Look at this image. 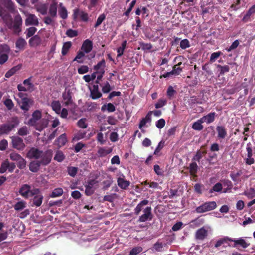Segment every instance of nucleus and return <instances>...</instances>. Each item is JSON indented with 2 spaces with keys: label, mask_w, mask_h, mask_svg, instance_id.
<instances>
[{
  "label": "nucleus",
  "mask_w": 255,
  "mask_h": 255,
  "mask_svg": "<svg viewBox=\"0 0 255 255\" xmlns=\"http://www.w3.org/2000/svg\"><path fill=\"white\" fill-rule=\"evenodd\" d=\"M255 13V5H253L248 11L246 15L244 16V19L249 17L251 15Z\"/></svg>",
  "instance_id": "64"
},
{
  "label": "nucleus",
  "mask_w": 255,
  "mask_h": 255,
  "mask_svg": "<svg viewBox=\"0 0 255 255\" xmlns=\"http://www.w3.org/2000/svg\"><path fill=\"white\" fill-rule=\"evenodd\" d=\"M41 117L42 113L40 111H34L32 114V117L28 121V124L34 127L36 130L41 131L47 127L49 123L48 119H41Z\"/></svg>",
  "instance_id": "2"
},
{
  "label": "nucleus",
  "mask_w": 255,
  "mask_h": 255,
  "mask_svg": "<svg viewBox=\"0 0 255 255\" xmlns=\"http://www.w3.org/2000/svg\"><path fill=\"white\" fill-rule=\"evenodd\" d=\"M127 45V41L124 40L122 42L121 46L117 48V57H121L124 53V51Z\"/></svg>",
  "instance_id": "31"
},
{
  "label": "nucleus",
  "mask_w": 255,
  "mask_h": 255,
  "mask_svg": "<svg viewBox=\"0 0 255 255\" xmlns=\"http://www.w3.org/2000/svg\"><path fill=\"white\" fill-rule=\"evenodd\" d=\"M165 120L161 118L156 122V126L159 129L162 128L165 125Z\"/></svg>",
  "instance_id": "58"
},
{
  "label": "nucleus",
  "mask_w": 255,
  "mask_h": 255,
  "mask_svg": "<svg viewBox=\"0 0 255 255\" xmlns=\"http://www.w3.org/2000/svg\"><path fill=\"white\" fill-rule=\"evenodd\" d=\"M11 144L12 147L18 150H23L25 147V145L23 142L22 138L19 136H12Z\"/></svg>",
  "instance_id": "7"
},
{
  "label": "nucleus",
  "mask_w": 255,
  "mask_h": 255,
  "mask_svg": "<svg viewBox=\"0 0 255 255\" xmlns=\"http://www.w3.org/2000/svg\"><path fill=\"white\" fill-rule=\"evenodd\" d=\"M144 214L139 216L138 221L145 222L148 220H151L153 218L151 207H147L143 210Z\"/></svg>",
  "instance_id": "8"
},
{
  "label": "nucleus",
  "mask_w": 255,
  "mask_h": 255,
  "mask_svg": "<svg viewBox=\"0 0 255 255\" xmlns=\"http://www.w3.org/2000/svg\"><path fill=\"white\" fill-rule=\"evenodd\" d=\"M167 104V100L164 99H159L157 103L155 105L156 109L162 107Z\"/></svg>",
  "instance_id": "57"
},
{
  "label": "nucleus",
  "mask_w": 255,
  "mask_h": 255,
  "mask_svg": "<svg viewBox=\"0 0 255 255\" xmlns=\"http://www.w3.org/2000/svg\"><path fill=\"white\" fill-rule=\"evenodd\" d=\"M66 34L70 38L76 37L78 35V32L76 30L69 29L67 30Z\"/></svg>",
  "instance_id": "60"
},
{
  "label": "nucleus",
  "mask_w": 255,
  "mask_h": 255,
  "mask_svg": "<svg viewBox=\"0 0 255 255\" xmlns=\"http://www.w3.org/2000/svg\"><path fill=\"white\" fill-rule=\"evenodd\" d=\"M63 194V190L62 188H57L54 189L50 194L51 198H55L61 196Z\"/></svg>",
  "instance_id": "29"
},
{
  "label": "nucleus",
  "mask_w": 255,
  "mask_h": 255,
  "mask_svg": "<svg viewBox=\"0 0 255 255\" xmlns=\"http://www.w3.org/2000/svg\"><path fill=\"white\" fill-rule=\"evenodd\" d=\"M149 201L147 199H144L141 201L139 204H137L136 207L134 209V214L138 215L140 214V212L143 209V206L148 204Z\"/></svg>",
  "instance_id": "21"
},
{
  "label": "nucleus",
  "mask_w": 255,
  "mask_h": 255,
  "mask_svg": "<svg viewBox=\"0 0 255 255\" xmlns=\"http://www.w3.org/2000/svg\"><path fill=\"white\" fill-rule=\"evenodd\" d=\"M136 2V0H132L131 1V2L130 4L129 7L124 13V14L126 16H127V17L129 16L130 13L131 12L133 8L135 6Z\"/></svg>",
  "instance_id": "50"
},
{
  "label": "nucleus",
  "mask_w": 255,
  "mask_h": 255,
  "mask_svg": "<svg viewBox=\"0 0 255 255\" xmlns=\"http://www.w3.org/2000/svg\"><path fill=\"white\" fill-rule=\"evenodd\" d=\"M85 56L84 52L83 51H79L77 52V55L74 59L73 61H77L79 63H83V60L81 59Z\"/></svg>",
  "instance_id": "43"
},
{
  "label": "nucleus",
  "mask_w": 255,
  "mask_h": 255,
  "mask_svg": "<svg viewBox=\"0 0 255 255\" xmlns=\"http://www.w3.org/2000/svg\"><path fill=\"white\" fill-rule=\"evenodd\" d=\"M105 19L106 15L105 14L103 13L100 15L98 17L94 27L95 28H97L99 25L101 24V23L105 20Z\"/></svg>",
  "instance_id": "41"
},
{
  "label": "nucleus",
  "mask_w": 255,
  "mask_h": 255,
  "mask_svg": "<svg viewBox=\"0 0 255 255\" xmlns=\"http://www.w3.org/2000/svg\"><path fill=\"white\" fill-rule=\"evenodd\" d=\"M105 66V61L104 59H103L101 61L99 62L96 65L94 66L93 69L96 71H99L102 68L104 69Z\"/></svg>",
  "instance_id": "39"
},
{
  "label": "nucleus",
  "mask_w": 255,
  "mask_h": 255,
  "mask_svg": "<svg viewBox=\"0 0 255 255\" xmlns=\"http://www.w3.org/2000/svg\"><path fill=\"white\" fill-rule=\"evenodd\" d=\"M130 183L129 181L125 180L124 178L119 177L117 179L118 185L123 189H126Z\"/></svg>",
  "instance_id": "23"
},
{
  "label": "nucleus",
  "mask_w": 255,
  "mask_h": 255,
  "mask_svg": "<svg viewBox=\"0 0 255 255\" xmlns=\"http://www.w3.org/2000/svg\"><path fill=\"white\" fill-rule=\"evenodd\" d=\"M86 118H81L77 122V125L80 128H86L87 127V124L86 123Z\"/></svg>",
  "instance_id": "52"
},
{
  "label": "nucleus",
  "mask_w": 255,
  "mask_h": 255,
  "mask_svg": "<svg viewBox=\"0 0 255 255\" xmlns=\"http://www.w3.org/2000/svg\"><path fill=\"white\" fill-rule=\"evenodd\" d=\"M33 104V101L28 98H22L20 103V108L25 112L28 111L30 106Z\"/></svg>",
  "instance_id": "11"
},
{
  "label": "nucleus",
  "mask_w": 255,
  "mask_h": 255,
  "mask_svg": "<svg viewBox=\"0 0 255 255\" xmlns=\"http://www.w3.org/2000/svg\"><path fill=\"white\" fill-rule=\"evenodd\" d=\"M72 43L70 41L64 43L62 48L61 53L63 56L66 55L71 47Z\"/></svg>",
  "instance_id": "30"
},
{
  "label": "nucleus",
  "mask_w": 255,
  "mask_h": 255,
  "mask_svg": "<svg viewBox=\"0 0 255 255\" xmlns=\"http://www.w3.org/2000/svg\"><path fill=\"white\" fill-rule=\"evenodd\" d=\"M102 96V93L99 91L90 90V97L94 100L99 99Z\"/></svg>",
  "instance_id": "37"
},
{
  "label": "nucleus",
  "mask_w": 255,
  "mask_h": 255,
  "mask_svg": "<svg viewBox=\"0 0 255 255\" xmlns=\"http://www.w3.org/2000/svg\"><path fill=\"white\" fill-rule=\"evenodd\" d=\"M222 189V185L220 183H216L213 187L212 189L210 190V192L213 193V192H220Z\"/></svg>",
  "instance_id": "55"
},
{
  "label": "nucleus",
  "mask_w": 255,
  "mask_h": 255,
  "mask_svg": "<svg viewBox=\"0 0 255 255\" xmlns=\"http://www.w3.org/2000/svg\"><path fill=\"white\" fill-rule=\"evenodd\" d=\"M26 41L22 38H18L16 41V47L19 50H23L26 45Z\"/></svg>",
  "instance_id": "28"
},
{
  "label": "nucleus",
  "mask_w": 255,
  "mask_h": 255,
  "mask_svg": "<svg viewBox=\"0 0 255 255\" xmlns=\"http://www.w3.org/2000/svg\"><path fill=\"white\" fill-rule=\"evenodd\" d=\"M182 63L179 62L178 64L175 65L173 66V69L171 71L173 75H179L182 71V68L179 67V66L181 65Z\"/></svg>",
  "instance_id": "45"
},
{
  "label": "nucleus",
  "mask_w": 255,
  "mask_h": 255,
  "mask_svg": "<svg viewBox=\"0 0 255 255\" xmlns=\"http://www.w3.org/2000/svg\"><path fill=\"white\" fill-rule=\"evenodd\" d=\"M205 154H206V152L202 151L201 150H199L197 152L196 155L193 158V160L199 161L201 159V158L203 156L205 155Z\"/></svg>",
  "instance_id": "51"
},
{
  "label": "nucleus",
  "mask_w": 255,
  "mask_h": 255,
  "mask_svg": "<svg viewBox=\"0 0 255 255\" xmlns=\"http://www.w3.org/2000/svg\"><path fill=\"white\" fill-rule=\"evenodd\" d=\"M42 43V39L38 35H35L31 37L29 40L30 46L36 47L39 46Z\"/></svg>",
  "instance_id": "16"
},
{
  "label": "nucleus",
  "mask_w": 255,
  "mask_h": 255,
  "mask_svg": "<svg viewBox=\"0 0 255 255\" xmlns=\"http://www.w3.org/2000/svg\"><path fill=\"white\" fill-rule=\"evenodd\" d=\"M5 3V6L11 11L14 10V6L11 0H3Z\"/></svg>",
  "instance_id": "56"
},
{
  "label": "nucleus",
  "mask_w": 255,
  "mask_h": 255,
  "mask_svg": "<svg viewBox=\"0 0 255 255\" xmlns=\"http://www.w3.org/2000/svg\"><path fill=\"white\" fill-rule=\"evenodd\" d=\"M232 242L234 243V245H233L234 247H237L238 245H240L243 248H246L249 246V243L244 239L241 238L239 239H233Z\"/></svg>",
  "instance_id": "20"
},
{
  "label": "nucleus",
  "mask_w": 255,
  "mask_h": 255,
  "mask_svg": "<svg viewBox=\"0 0 255 255\" xmlns=\"http://www.w3.org/2000/svg\"><path fill=\"white\" fill-rule=\"evenodd\" d=\"M78 16L84 22H87L89 19L87 13L80 11L79 8H76L73 10V18L74 20H76Z\"/></svg>",
  "instance_id": "9"
},
{
  "label": "nucleus",
  "mask_w": 255,
  "mask_h": 255,
  "mask_svg": "<svg viewBox=\"0 0 255 255\" xmlns=\"http://www.w3.org/2000/svg\"><path fill=\"white\" fill-rule=\"evenodd\" d=\"M19 194L24 198L28 199L31 197L32 195H34L38 191V188H34L31 189V186L27 184H23L19 189Z\"/></svg>",
  "instance_id": "5"
},
{
  "label": "nucleus",
  "mask_w": 255,
  "mask_h": 255,
  "mask_svg": "<svg viewBox=\"0 0 255 255\" xmlns=\"http://www.w3.org/2000/svg\"><path fill=\"white\" fill-rule=\"evenodd\" d=\"M38 191L39 192H37L36 194L31 195V197H33L32 199V205L37 207L41 205L44 198L39 189H38Z\"/></svg>",
  "instance_id": "10"
},
{
  "label": "nucleus",
  "mask_w": 255,
  "mask_h": 255,
  "mask_svg": "<svg viewBox=\"0 0 255 255\" xmlns=\"http://www.w3.org/2000/svg\"><path fill=\"white\" fill-rule=\"evenodd\" d=\"M26 165V160L22 157H21L17 161V166L20 169H23L25 168Z\"/></svg>",
  "instance_id": "54"
},
{
  "label": "nucleus",
  "mask_w": 255,
  "mask_h": 255,
  "mask_svg": "<svg viewBox=\"0 0 255 255\" xmlns=\"http://www.w3.org/2000/svg\"><path fill=\"white\" fill-rule=\"evenodd\" d=\"M20 121L17 116L12 117L5 123L0 125V135H8L19 125Z\"/></svg>",
  "instance_id": "4"
},
{
  "label": "nucleus",
  "mask_w": 255,
  "mask_h": 255,
  "mask_svg": "<svg viewBox=\"0 0 255 255\" xmlns=\"http://www.w3.org/2000/svg\"><path fill=\"white\" fill-rule=\"evenodd\" d=\"M217 131L218 132V137L219 139H224L227 135V131L223 126H217Z\"/></svg>",
  "instance_id": "24"
},
{
  "label": "nucleus",
  "mask_w": 255,
  "mask_h": 255,
  "mask_svg": "<svg viewBox=\"0 0 255 255\" xmlns=\"http://www.w3.org/2000/svg\"><path fill=\"white\" fill-rule=\"evenodd\" d=\"M176 93V90L173 89L172 86H170L168 87L167 91V95L169 98L173 97Z\"/></svg>",
  "instance_id": "62"
},
{
  "label": "nucleus",
  "mask_w": 255,
  "mask_h": 255,
  "mask_svg": "<svg viewBox=\"0 0 255 255\" xmlns=\"http://www.w3.org/2000/svg\"><path fill=\"white\" fill-rule=\"evenodd\" d=\"M78 168L76 167L70 166L67 167V173L69 175L74 177H75L78 172Z\"/></svg>",
  "instance_id": "36"
},
{
  "label": "nucleus",
  "mask_w": 255,
  "mask_h": 255,
  "mask_svg": "<svg viewBox=\"0 0 255 255\" xmlns=\"http://www.w3.org/2000/svg\"><path fill=\"white\" fill-rule=\"evenodd\" d=\"M67 142L66 135L65 133L61 135L55 141V144L58 147H61L65 145L66 143Z\"/></svg>",
  "instance_id": "18"
},
{
  "label": "nucleus",
  "mask_w": 255,
  "mask_h": 255,
  "mask_svg": "<svg viewBox=\"0 0 255 255\" xmlns=\"http://www.w3.org/2000/svg\"><path fill=\"white\" fill-rule=\"evenodd\" d=\"M244 194L246 195L248 198L252 199L255 196V191L254 189L251 188L245 191Z\"/></svg>",
  "instance_id": "46"
},
{
  "label": "nucleus",
  "mask_w": 255,
  "mask_h": 255,
  "mask_svg": "<svg viewBox=\"0 0 255 255\" xmlns=\"http://www.w3.org/2000/svg\"><path fill=\"white\" fill-rule=\"evenodd\" d=\"M9 157L11 160L17 162L22 157L16 152H12L10 154Z\"/></svg>",
  "instance_id": "59"
},
{
  "label": "nucleus",
  "mask_w": 255,
  "mask_h": 255,
  "mask_svg": "<svg viewBox=\"0 0 255 255\" xmlns=\"http://www.w3.org/2000/svg\"><path fill=\"white\" fill-rule=\"evenodd\" d=\"M62 98L64 101V105L65 106H68L73 103L72 92H71L70 90L66 89L62 94Z\"/></svg>",
  "instance_id": "14"
},
{
  "label": "nucleus",
  "mask_w": 255,
  "mask_h": 255,
  "mask_svg": "<svg viewBox=\"0 0 255 255\" xmlns=\"http://www.w3.org/2000/svg\"><path fill=\"white\" fill-rule=\"evenodd\" d=\"M57 4L56 2H53L50 5L49 8V14L50 17L55 18L57 16Z\"/></svg>",
  "instance_id": "22"
},
{
  "label": "nucleus",
  "mask_w": 255,
  "mask_h": 255,
  "mask_svg": "<svg viewBox=\"0 0 255 255\" xmlns=\"http://www.w3.org/2000/svg\"><path fill=\"white\" fill-rule=\"evenodd\" d=\"M34 8L41 14L44 15L47 13L48 5L46 3H39L34 5Z\"/></svg>",
  "instance_id": "15"
},
{
  "label": "nucleus",
  "mask_w": 255,
  "mask_h": 255,
  "mask_svg": "<svg viewBox=\"0 0 255 255\" xmlns=\"http://www.w3.org/2000/svg\"><path fill=\"white\" fill-rule=\"evenodd\" d=\"M10 48L7 45H3L0 46V64L5 63L8 59V54L9 53Z\"/></svg>",
  "instance_id": "6"
},
{
  "label": "nucleus",
  "mask_w": 255,
  "mask_h": 255,
  "mask_svg": "<svg viewBox=\"0 0 255 255\" xmlns=\"http://www.w3.org/2000/svg\"><path fill=\"white\" fill-rule=\"evenodd\" d=\"M51 107L56 113L60 114L61 106L59 101H53L51 104Z\"/></svg>",
  "instance_id": "26"
},
{
  "label": "nucleus",
  "mask_w": 255,
  "mask_h": 255,
  "mask_svg": "<svg viewBox=\"0 0 255 255\" xmlns=\"http://www.w3.org/2000/svg\"><path fill=\"white\" fill-rule=\"evenodd\" d=\"M207 211V202L197 207L195 209V212L197 213H202Z\"/></svg>",
  "instance_id": "35"
},
{
  "label": "nucleus",
  "mask_w": 255,
  "mask_h": 255,
  "mask_svg": "<svg viewBox=\"0 0 255 255\" xmlns=\"http://www.w3.org/2000/svg\"><path fill=\"white\" fill-rule=\"evenodd\" d=\"M142 250L143 249L140 246L134 247L130 251L129 255H136L141 253Z\"/></svg>",
  "instance_id": "48"
},
{
  "label": "nucleus",
  "mask_w": 255,
  "mask_h": 255,
  "mask_svg": "<svg viewBox=\"0 0 255 255\" xmlns=\"http://www.w3.org/2000/svg\"><path fill=\"white\" fill-rule=\"evenodd\" d=\"M39 23L38 19L35 14H28L27 15V18L25 19V25L26 26H38Z\"/></svg>",
  "instance_id": "12"
},
{
  "label": "nucleus",
  "mask_w": 255,
  "mask_h": 255,
  "mask_svg": "<svg viewBox=\"0 0 255 255\" xmlns=\"http://www.w3.org/2000/svg\"><path fill=\"white\" fill-rule=\"evenodd\" d=\"M65 157L62 151H58L56 152L54 159L58 162H61L65 159Z\"/></svg>",
  "instance_id": "42"
},
{
  "label": "nucleus",
  "mask_w": 255,
  "mask_h": 255,
  "mask_svg": "<svg viewBox=\"0 0 255 255\" xmlns=\"http://www.w3.org/2000/svg\"><path fill=\"white\" fill-rule=\"evenodd\" d=\"M207 235V231L203 228L198 230L196 233V237L198 240H203Z\"/></svg>",
  "instance_id": "25"
},
{
  "label": "nucleus",
  "mask_w": 255,
  "mask_h": 255,
  "mask_svg": "<svg viewBox=\"0 0 255 255\" xmlns=\"http://www.w3.org/2000/svg\"><path fill=\"white\" fill-rule=\"evenodd\" d=\"M198 166L195 162H192L189 166V171L190 174L193 176H196V174L197 171Z\"/></svg>",
  "instance_id": "34"
},
{
  "label": "nucleus",
  "mask_w": 255,
  "mask_h": 255,
  "mask_svg": "<svg viewBox=\"0 0 255 255\" xmlns=\"http://www.w3.org/2000/svg\"><path fill=\"white\" fill-rule=\"evenodd\" d=\"M111 90V87L109 83L106 81L102 86V91L103 93H108Z\"/></svg>",
  "instance_id": "53"
},
{
  "label": "nucleus",
  "mask_w": 255,
  "mask_h": 255,
  "mask_svg": "<svg viewBox=\"0 0 255 255\" xmlns=\"http://www.w3.org/2000/svg\"><path fill=\"white\" fill-rule=\"evenodd\" d=\"M107 110L108 112H113L115 111V106L112 103H109L107 104H104L101 107V110L104 111Z\"/></svg>",
  "instance_id": "27"
},
{
  "label": "nucleus",
  "mask_w": 255,
  "mask_h": 255,
  "mask_svg": "<svg viewBox=\"0 0 255 255\" xmlns=\"http://www.w3.org/2000/svg\"><path fill=\"white\" fill-rule=\"evenodd\" d=\"M19 68L17 66H15L12 68L11 69L8 70L5 74V76L6 78H9L13 75L16 72L19 70Z\"/></svg>",
  "instance_id": "47"
},
{
  "label": "nucleus",
  "mask_w": 255,
  "mask_h": 255,
  "mask_svg": "<svg viewBox=\"0 0 255 255\" xmlns=\"http://www.w3.org/2000/svg\"><path fill=\"white\" fill-rule=\"evenodd\" d=\"M37 31V28L34 27H30L27 29V37H32Z\"/></svg>",
  "instance_id": "49"
},
{
  "label": "nucleus",
  "mask_w": 255,
  "mask_h": 255,
  "mask_svg": "<svg viewBox=\"0 0 255 255\" xmlns=\"http://www.w3.org/2000/svg\"><path fill=\"white\" fill-rule=\"evenodd\" d=\"M93 48L92 42L89 39L85 40L81 46V50H83L85 53H88L92 50Z\"/></svg>",
  "instance_id": "17"
},
{
  "label": "nucleus",
  "mask_w": 255,
  "mask_h": 255,
  "mask_svg": "<svg viewBox=\"0 0 255 255\" xmlns=\"http://www.w3.org/2000/svg\"><path fill=\"white\" fill-rule=\"evenodd\" d=\"M165 141L163 140H161L158 144L157 147L156 148L154 152V155H157L158 153L160 151V150L163 148L164 146Z\"/></svg>",
  "instance_id": "61"
},
{
  "label": "nucleus",
  "mask_w": 255,
  "mask_h": 255,
  "mask_svg": "<svg viewBox=\"0 0 255 255\" xmlns=\"http://www.w3.org/2000/svg\"><path fill=\"white\" fill-rule=\"evenodd\" d=\"M9 166V162L8 160H5L2 163L1 167L0 168V173H4L6 170H8V166Z\"/></svg>",
  "instance_id": "40"
},
{
  "label": "nucleus",
  "mask_w": 255,
  "mask_h": 255,
  "mask_svg": "<svg viewBox=\"0 0 255 255\" xmlns=\"http://www.w3.org/2000/svg\"><path fill=\"white\" fill-rule=\"evenodd\" d=\"M29 132L28 128L26 126H23L21 128H20L17 131V134L21 136L27 135V134H29Z\"/></svg>",
  "instance_id": "33"
},
{
  "label": "nucleus",
  "mask_w": 255,
  "mask_h": 255,
  "mask_svg": "<svg viewBox=\"0 0 255 255\" xmlns=\"http://www.w3.org/2000/svg\"><path fill=\"white\" fill-rule=\"evenodd\" d=\"M26 207V202L24 201H20L17 202L14 206V209L16 211L21 210Z\"/></svg>",
  "instance_id": "38"
},
{
  "label": "nucleus",
  "mask_w": 255,
  "mask_h": 255,
  "mask_svg": "<svg viewBox=\"0 0 255 255\" xmlns=\"http://www.w3.org/2000/svg\"><path fill=\"white\" fill-rule=\"evenodd\" d=\"M233 239L229 238L227 237H225L223 238L217 240L216 244L214 245L215 248H218L220 246H223L225 248L228 246H230V242H232Z\"/></svg>",
  "instance_id": "13"
},
{
  "label": "nucleus",
  "mask_w": 255,
  "mask_h": 255,
  "mask_svg": "<svg viewBox=\"0 0 255 255\" xmlns=\"http://www.w3.org/2000/svg\"><path fill=\"white\" fill-rule=\"evenodd\" d=\"M180 47L182 49H186L190 47L189 41L187 39L182 40L180 42Z\"/></svg>",
  "instance_id": "44"
},
{
  "label": "nucleus",
  "mask_w": 255,
  "mask_h": 255,
  "mask_svg": "<svg viewBox=\"0 0 255 255\" xmlns=\"http://www.w3.org/2000/svg\"><path fill=\"white\" fill-rule=\"evenodd\" d=\"M58 14L59 16L62 19H66L67 18L68 11L62 3H60L59 4Z\"/></svg>",
  "instance_id": "19"
},
{
  "label": "nucleus",
  "mask_w": 255,
  "mask_h": 255,
  "mask_svg": "<svg viewBox=\"0 0 255 255\" xmlns=\"http://www.w3.org/2000/svg\"><path fill=\"white\" fill-rule=\"evenodd\" d=\"M27 157L34 159L29 163V169L32 172H37L41 166H45L49 164L52 157V151L50 149L43 152L38 148L32 147L27 153Z\"/></svg>",
  "instance_id": "1"
},
{
  "label": "nucleus",
  "mask_w": 255,
  "mask_h": 255,
  "mask_svg": "<svg viewBox=\"0 0 255 255\" xmlns=\"http://www.w3.org/2000/svg\"><path fill=\"white\" fill-rule=\"evenodd\" d=\"M111 152V150H106L103 147H100L99 148L97 153L98 156L99 157H103L106 156L107 155L110 153Z\"/></svg>",
  "instance_id": "32"
},
{
  "label": "nucleus",
  "mask_w": 255,
  "mask_h": 255,
  "mask_svg": "<svg viewBox=\"0 0 255 255\" xmlns=\"http://www.w3.org/2000/svg\"><path fill=\"white\" fill-rule=\"evenodd\" d=\"M0 16L6 21V24L9 29H12L15 33L21 31L22 19L20 14H17L15 15L13 21L9 14L5 13L1 10H0Z\"/></svg>",
  "instance_id": "3"
},
{
  "label": "nucleus",
  "mask_w": 255,
  "mask_h": 255,
  "mask_svg": "<svg viewBox=\"0 0 255 255\" xmlns=\"http://www.w3.org/2000/svg\"><path fill=\"white\" fill-rule=\"evenodd\" d=\"M89 71V67L86 65L81 66L78 69V72L80 74H83Z\"/></svg>",
  "instance_id": "63"
}]
</instances>
